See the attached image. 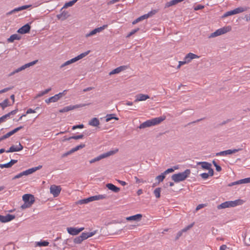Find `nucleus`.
<instances>
[{
  "label": "nucleus",
  "instance_id": "423d86ee",
  "mask_svg": "<svg viewBox=\"0 0 250 250\" xmlns=\"http://www.w3.org/2000/svg\"><path fill=\"white\" fill-rule=\"evenodd\" d=\"M118 149L116 148L114 150H110L107 152L101 154L99 156L90 160L89 163L90 164H92L97 161H99L103 159L108 157L111 155H114V154L116 153L118 151Z\"/></svg>",
  "mask_w": 250,
  "mask_h": 250
},
{
  "label": "nucleus",
  "instance_id": "39448f33",
  "mask_svg": "<svg viewBox=\"0 0 250 250\" xmlns=\"http://www.w3.org/2000/svg\"><path fill=\"white\" fill-rule=\"evenodd\" d=\"M231 27L230 25L225 26L216 30L214 32L211 33L209 38H214L223 34H225L231 30Z\"/></svg>",
  "mask_w": 250,
  "mask_h": 250
},
{
  "label": "nucleus",
  "instance_id": "412c9836",
  "mask_svg": "<svg viewBox=\"0 0 250 250\" xmlns=\"http://www.w3.org/2000/svg\"><path fill=\"white\" fill-rule=\"evenodd\" d=\"M22 128V126H19L18 127H17V128H15L13 130L8 132L7 133L5 134L4 135L2 136H3V139H5L6 138H9V137H10L11 136H12V135H13L14 134H15V133L18 132L19 130L21 129Z\"/></svg>",
  "mask_w": 250,
  "mask_h": 250
},
{
  "label": "nucleus",
  "instance_id": "473e14b6",
  "mask_svg": "<svg viewBox=\"0 0 250 250\" xmlns=\"http://www.w3.org/2000/svg\"><path fill=\"white\" fill-rule=\"evenodd\" d=\"M78 0H72L71 1L66 2L62 7V10L64 8H67L69 7L72 6Z\"/></svg>",
  "mask_w": 250,
  "mask_h": 250
},
{
  "label": "nucleus",
  "instance_id": "5701e85b",
  "mask_svg": "<svg viewBox=\"0 0 250 250\" xmlns=\"http://www.w3.org/2000/svg\"><path fill=\"white\" fill-rule=\"evenodd\" d=\"M69 16L68 12L63 11L60 14L57 15V17L59 20H65Z\"/></svg>",
  "mask_w": 250,
  "mask_h": 250
},
{
  "label": "nucleus",
  "instance_id": "f3484780",
  "mask_svg": "<svg viewBox=\"0 0 250 250\" xmlns=\"http://www.w3.org/2000/svg\"><path fill=\"white\" fill-rule=\"evenodd\" d=\"M149 97L148 95L144 94H139L136 95L135 102L146 101L149 99Z\"/></svg>",
  "mask_w": 250,
  "mask_h": 250
},
{
  "label": "nucleus",
  "instance_id": "c03bdc74",
  "mask_svg": "<svg viewBox=\"0 0 250 250\" xmlns=\"http://www.w3.org/2000/svg\"><path fill=\"white\" fill-rule=\"evenodd\" d=\"M239 184H243L250 183V177L238 180Z\"/></svg>",
  "mask_w": 250,
  "mask_h": 250
},
{
  "label": "nucleus",
  "instance_id": "cd10ccee",
  "mask_svg": "<svg viewBox=\"0 0 250 250\" xmlns=\"http://www.w3.org/2000/svg\"><path fill=\"white\" fill-rule=\"evenodd\" d=\"M184 0H172L167 2L165 4V7L167 8L171 6L177 4V3L183 1Z\"/></svg>",
  "mask_w": 250,
  "mask_h": 250
},
{
  "label": "nucleus",
  "instance_id": "6e6d98bb",
  "mask_svg": "<svg viewBox=\"0 0 250 250\" xmlns=\"http://www.w3.org/2000/svg\"><path fill=\"white\" fill-rule=\"evenodd\" d=\"M173 171H174V169L173 168H168L166 171H165L163 173L166 176V174H167L168 173H171V172H172Z\"/></svg>",
  "mask_w": 250,
  "mask_h": 250
},
{
  "label": "nucleus",
  "instance_id": "c756f323",
  "mask_svg": "<svg viewBox=\"0 0 250 250\" xmlns=\"http://www.w3.org/2000/svg\"><path fill=\"white\" fill-rule=\"evenodd\" d=\"M214 173L213 169H209L208 173H203L200 174L201 177L204 179H207L209 176H213Z\"/></svg>",
  "mask_w": 250,
  "mask_h": 250
},
{
  "label": "nucleus",
  "instance_id": "4468645a",
  "mask_svg": "<svg viewBox=\"0 0 250 250\" xmlns=\"http://www.w3.org/2000/svg\"><path fill=\"white\" fill-rule=\"evenodd\" d=\"M84 105L81 104H77L75 105H69L63 107V108L59 110V112L63 113L66 112L70 110H73L76 108H78L82 106H83Z\"/></svg>",
  "mask_w": 250,
  "mask_h": 250
},
{
  "label": "nucleus",
  "instance_id": "72a5a7b5",
  "mask_svg": "<svg viewBox=\"0 0 250 250\" xmlns=\"http://www.w3.org/2000/svg\"><path fill=\"white\" fill-rule=\"evenodd\" d=\"M247 9L248 8L247 7H239L233 9V10L234 11L235 14H237L246 11Z\"/></svg>",
  "mask_w": 250,
  "mask_h": 250
},
{
  "label": "nucleus",
  "instance_id": "9b49d317",
  "mask_svg": "<svg viewBox=\"0 0 250 250\" xmlns=\"http://www.w3.org/2000/svg\"><path fill=\"white\" fill-rule=\"evenodd\" d=\"M62 190L60 186H56L52 185L50 187V192L52 194L54 197H58Z\"/></svg>",
  "mask_w": 250,
  "mask_h": 250
},
{
  "label": "nucleus",
  "instance_id": "bf43d9fd",
  "mask_svg": "<svg viewBox=\"0 0 250 250\" xmlns=\"http://www.w3.org/2000/svg\"><path fill=\"white\" fill-rule=\"evenodd\" d=\"M17 160H11L9 163V165L10 167H11L12 166H13L17 162Z\"/></svg>",
  "mask_w": 250,
  "mask_h": 250
},
{
  "label": "nucleus",
  "instance_id": "13d9d810",
  "mask_svg": "<svg viewBox=\"0 0 250 250\" xmlns=\"http://www.w3.org/2000/svg\"><path fill=\"white\" fill-rule=\"evenodd\" d=\"M139 28H137V29H134L133 30H132L129 33V34L128 35L127 37H130L131 36H132V35H133L134 34H135L136 32H137L138 30H139Z\"/></svg>",
  "mask_w": 250,
  "mask_h": 250
},
{
  "label": "nucleus",
  "instance_id": "680f3d73",
  "mask_svg": "<svg viewBox=\"0 0 250 250\" xmlns=\"http://www.w3.org/2000/svg\"><path fill=\"white\" fill-rule=\"evenodd\" d=\"M183 232H184L182 231V230L179 231L177 234L176 239H178L182 235Z\"/></svg>",
  "mask_w": 250,
  "mask_h": 250
},
{
  "label": "nucleus",
  "instance_id": "0e129e2a",
  "mask_svg": "<svg viewBox=\"0 0 250 250\" xmlns=\"http://www.w3.org/2000/svg\"><path fill=\"white\" fill-rule=\"evenodd\" d=\"M216 155L217 156H225V155H226V150L223 151H221L220 152H218V153H216Z\"/></svg>",
  "mask_w": 250,
  "mask_h": 250
},
{
  "label": "nucleus",
  "instance_id": "7c9ffc66",
  "mask_svg": "<svg viewBox=\"0 0 250 250\" xmlns=\"http://www.w3.org/2000/svg\"><path fill=\"white\" fill-rule=\"evenodd\" d=\"M89 125L93 126H98L100 125L99 120L97 118H93L89 121Z\"/></svg>",
  "mask_w": 250,
  "mask_h": 250
},
{
  "label": "nucleus",
  "instance_id": "f704fd0d",
  "mask_svg": "<svg viewBox=\"0 0 250 250\" xmlns=\"http://www.w3.org/2000/svg\"><path fill=\"white\" fill-rule=\"evenodd\" d=\"M51 90V88H49L48 89H45L44 91L40 92L36 95V98H39V97H42V96H43L44 95L48 93Z\"/></svg>",
  "mask_w": 250,
  "mask_h": 250
},
{
  "label": "nucleus",
  "instance_id": "603ef678",
  "mask_svg": "<svg viewBox=\"0 0 250 250\" xmlns=\"http://www.w3.org/2000/svg\"><path fill=\"white\" fill-rule=\"evenodd\" d=\"M212 163L214 165V166H215V167H216V170L217 171H220L221 170V167H220L219 166H218L217 163L215 162V161H213L212 162Z\"/></svg>",
  "mask_w": 250,
  "mask_h": 250
},
{
  "label": "nucleus",
  "instance_id": "79ce46f5",
  "mask_svg": "<svg viewBox=\"0 0 250 250\" xmlns=\"http://www.w3.org/2000/svg\"><path fill=\"white\" fill-rule=\"evenodd\" d=\"M233 15H235V14L234 13V10H231L229 11H228V12H226L225 13H224V15L222 16V18H225L228 16H232Z\"/></svg>",
  "mask_w": 250,
  "mask_h": 250
},
{
  "label": "nucleus",
  "instance_id": "c85d7f7f",
  "mask_svg": "<svg viewBox=\"0 0 250 250\" xmlns=\"http://www.w3.org/2000/svg\"><path fill=\"white\" fill-rule=\"evenodd\" d=\"M21 39V37L17 34L12 35L8 39L7 41L8 42H12L15 40H20Z\"/></svg>",
  "mask_w": 250,
  "mask_h": 250
},
{
  "label": "nucleus",
  "instance_id": "e433bc0d",
  "mask_svg": "<svg viewBox=\"0 0 250 250\" xmlns=\"http://www.w3.org/2000/svg\"><path fill=\"white\" fill-rule=\"evenodd\" d=\"M9 105L10 104H9V100L8 99H6L2 103H0V106L3 109Z\"/></svg>",
  "mask_w": 250,
  "mask_h": 250
},
{
  "label": "nucleus",
  "instance_id": "774afa93",
  "mask_svg": "<svg viewBox=\"0 0 250 250\" xmlns=\"http://www.w3.org/2000/svg\"><path fill=\"white\" fill-rule=\"evenodd\" d=\"M239 181H235V182H232L230 184H229L228 185V186L229 187H232L233 186H234V185H239V183H238Z\"/></svg>",
  "mask_w": 250,
  "mask_h": 250
},
{
  "label": "nucleus",
  "instance_id": "e2e57ef3",
  "mask_svg": "<svg viewBox=\"0 0 250 250\" xmlns=\"http://www.w3.org/2000/svg\"><path fill=\"white\" fill-rule=\"evenodd\" d=\"M206 206V205L205 204H199V205H198L196 208V210H198L200 209H201L202 208L205 207Z\"/></svg>",
  "mask_w": 250,
  "mask_h": 250
},
{
  "label": "nucleus",
  "instance_id": "4c0bfd02",
  "mask_svg": "<svg viewBox=\"0 0 250 250\" xmlns=\"http://www.w3.org/2000/svg\"><path fill=\"white\" fill-rule=\"evenodd\" d=\"M234 203V207L237 206L243 205L245 203V201L242 199H237L235 201H233Z\"/></svg>",
  "mask_w": 250,
  "mask_h": 250
},
{
  "label": "nucleus",
  "instance_id": "6e6552de",
  "mask_svg": "<svg viewBox=\"0 0 250 250\" xmlns=\"http://www.w3.org/2000/svg\"><path fill=\"white\" fill-rule=\"evenodd\" d=\"M42 167V166H39L37 167H33V168H29V169H28L27 170H25L24 171H22V172H21L20 173H19L18 174L15 175L13 178V179L14 180V179H18V178H20L21 177L23 176L28 175L29 174H32L33 172H35L36 170L41 168Z\"/></svg>",
  "mask_w": 250,
  "mask_h": 250
},
{
  "label": "nucleus",
  "instance_id": "338daca9",
  "mask_svg": "<svg viewBox=\"0 0 250 250\" xmlns=\"http://www.w3.org/2000/svg\"><path fill=\"white\" fill-rule=\"evenodd\" d=\"M229 249V248L225 245H223L220 247V250H227Z\"/></svg>",
  "mask_w": 250,
  "mask_h": 250
},
{
  "label": "nucleus",
  "instance_id": "a19ab883",
  "mask_svg": "<svg viewBox=\"0 0 250 250\" xmlns=\"http://www.w3.org/2000/svg\"><path fill=\"white\" fill-rule=\"evenodd\" d=\"M241 149H228L226 150V155H230L232 154L233 153H235L236 152H238L239 150H240Z\"/></svg>",
  "mask_w": 250,
  "mask_h": 250
},
{
  "label": "nucleus",
  "instance_id": "dca6fc26",
  "mask_svg": "<svg viewBox=\"0 0 250 250\" xmlns=\"http://www.w3.org/2000/svg\"><path fill=\"white\" fill-rule=\"evenodd\" d=\"M31 29V26L29 24L27 23L19 28L18 30V33L21 34L29 33Z\"/></svg>",
  "mask_w": 250,
  "mask_h": 250
},
{
  "label": "nucleus",
  "instance_id": "1a4fd4ad",
  "mask_svg": "<svg viewBox=\"0 0 250 250\" xmlns=\"http://www.w3.org/2000/svg\"><path fill=\"white\" fill-rule=\"evenodd\" d=\"M107 26H108L107 24H104L100 27L96 28L94 29L91 31L90 32H89V33L86 34L85 37L86 38H88L91 36H93L96 35L97 33L101 32L103 30L106 28Z\"/></svg>",
  "mask_w": 250,
  "mask_h": 250
},
{
  "label": "nucleus",
  "instance_id": "5fc2aeb1",
  "mask_svg": "<svg viewBox=\"0 0 250 250\" xmlns=\"http://www.w3.org/2000/svg\"><path fill=\"white\" fill-rule=\"evenodd\" d=\"M84 127V125L83 124L79 125H76L73 126L72 129V130H75L77 128H83Z\"/></svg>",
  "mask_w": 250,
  "mask_h": 250
},
{
  "label": "nucleus",
  "instance_id": "ddd939ff",
  "mask_svg": "<svg viewBox=\"0 0 250 250\" xmlns=\"http://www.w3.org/2000/svg\"><path fill=\"white\" fill-rule=\"evenodd\" d=\"M15 218L14 215L8 214L6 215H0V221L2 223H6L9 222Z\"/></svg>",
  "mask_w": 250,
  "mask_h": 250
},
{
  "label": "nucleus",
  "instance_id": "58836bf2",
  "mask_svg": "<svg viewBox=\"0 0 250 250\" xmlns=\"http://www.w3.org/2000/svg\"><path fill=\"white\" fill-rule=\"evenodd\" d=\"M49 245V242L47 241H40L37 243V246L39 247H46Z\"/></svg>",
  "mask_w": 250,
  "mask_h": 250
},
{
  "label": "nucleus",
  "instance_id": "f257e3e1",
  "mask_svg": "<svg viewBox=\"0 0 250 250\" xmlns=\"http://www.w3.org/2000/svg\"><path fill=\"white\" fill-rule=\"evenodd\" d=\"M165 119L166 117L162 116L147 120L140 125V128H143L153 125H156L159 124Z\"/></svg>",
  "mask_w": 250,
  "mask_h": 250
},
{
  "label": "nucleus",
  "instance_id": "aec40b11",
  "mask_svg": "<svg viewBox=\"0 0 250 250\" xmlns=\"http://www.w3.org/2000/svg\"><path fill=\"white\" fill-rule=\"evenodd\" d=\"M30 7H31V5H23V6H22L21 7H19L14 9L10 12H8V14L10 15V14H13V13H15L16 12H19L20 11H21V10L27 9Z\"/></svg>",
  "mask_w": 250,
  "mask_h": 250
},
{
  "label": "nucleus",
  "instance_id": "b1692460",
  "mask_svg": "<svg viewBox=\"0 0 250 250\" xmlns=\"http://www.w3.org/2000/svg\"><path fill=\"white\" fill-rule=\"evenodd\" d=\"M197 165H201L203 169H208L209 171V169H212L211 168V165L206 162H198Z\"/></svg>",
  "mask_w": 250,
  "mask_h": 250
},
{
  "label": "nucleus",
  "instance_id": "a211bd4d",
  "mask_svg": "<svg viewBox=\"0 0 250 250\" xmlns=\"http://www.w3.org/2000/svg\"><path fill=\"white\" fill-rule=\"evenodd\" d=\"M22 149H23L22 146L21 144V143H19V145L17 146H11L9 148V150L6 151V152L9 153V152L19 151L21 150Z\"/></svg>",
  "mask_w": 250,
  "mask_h": 250
},
{
  "label": "nucleus",
  "instance_id": "a878e982",
  "mask_svg": "<svg viewBox=\"0 0 250 250\" xmlns=\"http://www.w3.org/2000/svg\"><path fill=\"white\" fill-rule=\"evenodd\" d=\"M106 187L110 190L114 191V192H118L120 189L119 188L117 187L112 184H107L106 185Z\"/></svg>",
  "mask_w": 250,
  "mask_h": 250
},
{
  "label": "nucleus",
  "instance_id": "9d476101",
  "mask_svg": "<svg viewBox=\"0 0 250 250\" xmlns=\"http://www.w3.org/2000/svg\"><path fill=\"white\" fill-rule=\"evenodd\" d=\"M66 91V90H64L62 92H60L58 94H56L54 96L51 97L47 99H46L45 101V103L47 104H49L50 103H55L57 102L63 95H65Z\"/></svg>",
  "mask_w": 250,
  "mask_h": 250
},
{
  "label": "nucleus",
  "instance_id": "864d4df0",
  "mask_svg": "<svg viewBox=\"0 0 250 250\" xmlns=\"http://www.w3.org/2000/svg\"><path fill=\"white\" fill-rule=\"evenodd\" d=\"M158 12V10L154 9L151 10L149 12L147 13V14L149 15V17L155 15L156 13Z\"/></svg>",
  "mask_w": 250,
  "mask_h": 250
},
{
  "label": "nucleus",
  "instance_id": "7ed1b4c3",
  "mask_svg": "<svg viewBox=\"0 0 250 250\" xmlns=\"http://www.w3.org/2000/svg\"><path fill=\"white\" fill-rule=\"evenodd\" d=\"M22 200L24 204L21 205L22 209H25L30 208L35 202V197L34 195L30 194H25L22 196Z\"/></svg>",
  "mask_w": 250,
  "mask_h": 250
},
{
  "label": "nucleus",
  "instance_id": "052dcab7",
  "mask_svg": "<svg viewBox=\"0 0 250 250\" xmlns=\"http://www.w3.org/2000/svg\"><path fill=\"white\" fill-rule=\"evenodd\" d=\"M149 18V15L146 14H145L141 17H140V19H141V21H143L145 19H146L147 18Z\"/></svg>",
  "mask_w": 250,
  "mask_h": 250
},
{
  "label": "nucleus",
  "instance_id": "0eeeda50",
  "mask_svg": "<svg viewBox=\"0 0 250 250\" xmlns=\"http://www.w3.org/2000/svg\"><path fill=\"white\" fill-rule=\"evenodd\" d=\"M89 52H90V51H87L86 52H85L84 53H83L80 54L79 55L77 56V57H76L73 59H70V60H68V61L65 62H64L61 65V66H60L61 68H63V67H65V66L70 65V64H71L73 63H74V62H76L77 61L83 59V58H84V57L87 56L89 53Z\"/></svg>",
  "mask_w": 250,
  "mask_h": 250
},
{
  "label": "nucleus",
  "instance_id": "49530a36",
  "mask_svg": "<svg viewBox=\"0 0 250 250\" xmlns=\"http://www.w3.org/2000/svg\"><path fill=\"white\" fill-rule=\"evenodd\" d=\"M166 176L165 174L163 173L161 175L157 176L156 178V179L159 182V183L162 182L164 179L165 178Z\"/></svg>",
  "mask_w": 250,
  "mask_h": 250
},
{
  "label": "nucleus",
  "instance_id": "f8f14e48",
  "mask_svg": "<svg viewBox=\"0 0 250 250\" xmlns=\"http://www.w3.org/2000/svg\"><path fill=\"white\" fill-rule=\"evenodd\" d=\"M84 228L83 227L77 228L74 227H68L67 228V231L68 233L72 235H77L82 231Z\"/></svg>",
  "mask_w": 250,
  "mask_h": 250
},
{
  "label": "nucleus",
  "instance_id": "de8ad7c7",
  "mask_svg": "<svg viewBox=\"0 0 250 250\" xmlns=\"http://www.w3.org/2000/svg\"><path fill=\"white\" fill-rule=\"evenodd\" d=\"M83 137V134H80V135H77V136L70 137L67 140H68V141L70 140V139H72L78 140V139H82Z\"/></svg>",
  "mask_w": 250,
  "mask_h": 250
},
{
  "label": "nucleus",
  "instance_id": "3c124183",
  "mask_svg": "<svg viewBox=\"0 0 250 250\" xmlns=\"http://www.w3.org/2000/svg\"><path fill=\"white\" fill-rule=\"evenodd\" d=\"M193 225H194V223H193L192 224L188 226L187 227H186L184 229H182V231H183L184 232H186L187 231L189 230L190 229H191L193 227Z\"/></svg>",
  "mask_w": 250,
  "mask_h": 250
},
{
  "label": "nucleus",
  "instance_id": "37998d69",
  "mask_svg": "<svg viewBox=\"0 0 250 250\" xmlns=\"http://www.w3.org/2000/svg\"><path fill=\"white\" fill-rule=\"evenodd\" d=\"M161 189L160 188H156L154 191V194L155 196L157 198H159L160 197V193H161Z\"/></svg>",
  "mask_w": 250,
  "mask_h": 250
},
{
  "label": "nucleus",
  "instance_id": "09e8293b",
  "mask_svg": "<svg viewBox=\"0 0 250 250\" xmlns=\"http://www.w3.org/2000/svg\"><path fill=\"white\" fill-rule=\"evenodd\" d=\"M39 109V107H37L35 109H32V108H29L26 111V114L30 113H34L36 112V110Z\"/></svg>",
  "mask_w": 250,
  "mask_h": 250
},
{
  "label": "nucleus",
  "instance_id": "2f4dec72",
  "mask_svg": "<svg viewBox=\"0 0 250 250\" xmlns=\"http://www.w3.org/2000/svg\"><path fill=\"white\" fill-rule=\"evenodd\" d=\"M84 147H85L84 144H81V145L77 146L76 147L73 148L72 149H71L69 152H67V154H71V153L75 152V151H76L81 148H83Z\"/></svg>",
  "mask_w": 250,
  "mask_h": 250
},
{
  "label": "nucleus",
  "instance_id": "69168bd1",
  "mask_svg": "<svg viewBox=\"0 0 250 250\" xmlns=\"http://www.w3.org/2000/svg\"><path fill=\"white\" fill-rule=\"evenodd\" d=\"M6 116L3 115L2 117L0 118V124H1L2 122H4L6 120Z\"/></svg>",
  "mask_w": 250,
  "mask_h": 250
},
{
  "label": "nucleus",
  "instance_id": "4d7b16f0",
  "mask_svg": "<svg viewBox=\"0 0 250 250\" xmlns=\"http://www.w3.org/2000/svg\"><path fill=\"white\" fill-rule=\"evenodd\" d=\"M204 8V6L202 5H198L194 8V10L195 11H197V10H199L200 9H202Z\"/></svg>",
  "mask_w": 250,
  "mask_h": 250
},
{
  "label": "nucleus",
  "instance_id": "20e7f679",
  "mask_svg": "<svg viewBox=\"0 0 250 250\" xmlns=\"http://www.w3.org/2000/svg\"><path fill=\"white\" fill-rule=\"evenodd\" d=\"M96 232V230L91 232H83L81 235L77 236L74 239V243L77 244H81L83 240L94 235Z\"/></svg>",
  "mask_w": 250,
  "mask_h": 250
},
{
  "label": "nucleus",
  "instance_id": "bb28decb",
  "mask_svg": "<svg viewBox=\"0 0 250 250\" xmlns=\"http://www.w3.org/2000/svg\"><path fill=\"white\" fill-rule=\"evenodd\" d=\"M125 69V66H121L120 67H118L113 69L112 71H111L109 73V75H113L115 74H118V73L121 72V71L124 70Z\"/></svg>",
  "mask_w": 250,
  "mask_h": 250
},
{
  "label": "nucleus",
  "instance_id": "4be33fe9",
  "mask_svg": "<svg viewBox=\"0 0 250 250\" xmlns=\"http://www.w3.org/2000/svg\"><path fill=\"white\" fill-rule=\"evenodd\" d=\"M142 215L141 214H137L135 215L129 216L126 218L127 221H139L141 220Z\"/></svg>",
  "mask_w": 250,
  "mask_h": 250
},
{
  "label": "nucleus",
  "instance_id": "c9c22d12",
  "mask_svg": "<svg viewBox=\"0 0 250 250\" xmlns=\"http://www.w3.org/2000/svg\"><path fill=\"white\" fill-rule=\"evenodd\" d=\"M217 208L218 209L230 208L229 205V201L225 202L221 204L220 205H219Z\"/></svg>",
  "mask_w": 250,
  "mask_h": 250
},
{
  "label": "nucleus",
  "instance_id": "a18cd8bd",
  "mask_svg": "<svg viewBox=\"0 0 250 250\" xmlns=\"http://www.w3.org/2000/svg\"><path fill=\"white\" fill-rule=\"evenodd\" d=\"M112 119H114L116 120H118V119H119L118 118L114 117L113 114H109V115H107V116L106 117L105 121L106 122H108L110 121Z\"/></svg>",
  "mask_w": 250,
  "mask_h": 250
},
{
  "label": "nucleus",
  "instance_id": "2eb2a0df",
  "mask_svg": "<svg viewBox=\"0 0 250 250\" xmlns=\"http://www.w3.org/2000/svg\"><path fill=\"white\" fill-rule=\"evenodd\" d=\"M38 60H35V61H34L32 62H30L29 63H26V64H25L24 65L21 66V67H20V68L17 69L16 70H15L13 73H12V74H14L16 73H18L20 71H21L25 69H26V68L27 67H29L31 66H32V65H34V64H35L37 62H38Z\"/></svg>",
  "mask_w": 250,
  "mask_h": 250
},
{
  "label": "nucleus",
  "instance_id": "ea45409f",
  "mask_svg": "<svg viewBox=\"0 0 250 250\" xmlns=\"http://www.w3.org/2000/svg\"><path fill=\"white\" fill-rule=\"evenodd\" d=\"M90 202V200L89 199V197L87 198L83 199L80 200L78 201L77 204L82 205L87 204L88 203Z\"/></svg>",
  "mask_w": 250,
  "mask_h": 250
},
{
  "label": "nucleus",
  "instance_id": "8fccbe9b",
  "mask_svg": "<svg viewBox=\"0 0 250 250\" xmlns=\"http://www.w3.org/2000/svg\"><path fill=\"white\" fill-rule=\"evenodd\" d=\"M18 112V109H16L8 113L7 114H5V116H6V118H9L11 115H14Z\"/></svg>",
  "mask_w": 250,
  "mask_h": 250
},
{
  "label": "nucleus",
  "instance_id": "6ab92c4d",
  "mask_svg": "<svg viewBox=\"0 0 250 250\" xmlns=\"http://www.w3.org/2000/svg\"><path fill=\"white\" fill-rule=\"evenodd\" d=\"M199 57L197 55L193 54L192 53H189L186 55L184 59L187 61L188 63H189L191 62V61L193 59H198Z\"/></svg>",
  "mask_w": 250,
  "mask_h": 250
},
{
  "label": "nucleus",
  "instance_id": "f03ea898",
  "mask_svg": "<svg viewBox=\"0 0 250 250\" xmlns=\"http://www.w3.org/2000/svg\"><path fill=\"white\" fill-rule=\"evenodd\" d=\"M191 171L190 169H187L183 172L174 174L172 175L171 179L175 183H179L185 180L189 177Z\"/></svg>",
  "mask_w": 250,
  "mask_h": 250
},
{
  "label": "nucleus",
  "instance_id": "393cba45",
  "mask_svg": "<svg viewBox=\"0 0 250 250\" xmlns=\"http://www.w3.org/2000/svg\"><path fill=\"white\" fill-rule=\"evenodd\" d=\"M106 196L105 195H97L89 197V199H90V202H92L93 201L102 200L106 198Z\"/></svg>",
  "mask_w": 250,
  "mask_h": 250
}]
</instances>
